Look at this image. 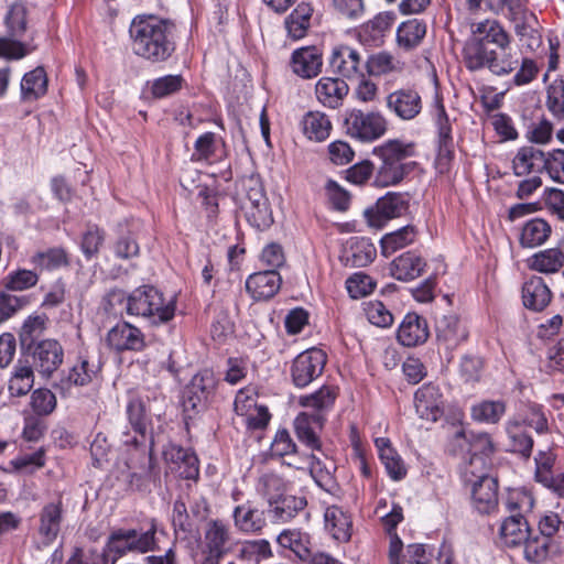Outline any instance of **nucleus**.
Here are the masks:
<instances>
[{"instance_id": "a18cd8bd", "label": "nucleus", "mask_w": 564, "mask_h": 564, "mask_svg": "<svg viewBox=\"0 0 564 564\" xmlns=\"http://www.w3.org/2000/svg\"><path fill=\"white\" fill-rule=\"evenodd\" d=\"M506 413V403L501 400H484L470 409L471 419L479 423L496 424Z\"/></svg>"}, {"instance_id": "39448f33", "label": "nucleus", "mask_w": 564, "mask_h": 564, "mask_svg": "<svg viewBox=\"0 0 564 564\" xmlns=\"http://www.w3.org/2000/svg\"><path fill=\"white\" fill-rule=\"evenodd\" d=\"M156 523L150 522L145 531L135 529H117L111 532L107 541V547L110 553L117 557H122L128 553L144 554L156 549Z\"/></svg>"}, {"instance_id": "7c9ffc66", "label": "nucleus", "mask_w": 564, "mask_h": 564, "mask_svg": "<svg viewBox=\"0 0 564 564\" xmlns=\"http://www.w3.org/2000/svg\"><path fill=\"white\" fill-rule=\"evenodd\" d=\"M551 291L540 276H532L522 288V300L525 307L541 311L551 302Z\"/></svg>"}, {"instance_id": "ddd939ff", "label": "nucleus", "mask_w": 564, "mask_h": 564, "mask_svg": "<svg viewBox=\"0 0 564 564\" xmlns=\"http://www.w3.org/2000/svg\"><path fill=\"white\" fill-rule=\"evenodd\" d=\"M444 405L441 389L435 384H424L414 394L415 412L423 420L438 421L444 415Z\"/></svg>"}, {"instance_id": "20e7f679", "label": "nucleus", "mask_w": 564, "mask_h": 564, "mask_svg": "<svg viewBox=\"0 0 564 564\" xmlns=\"http://www.w3.org/2000/svg\"><path fill=\"white\" fill-rule=\"evenodd\" d=\"M479 46L469 48L467 68L477 70L488 68L492 74L505 76L518 69L521 61V52L518 47L510 44L491 47L486 54L481 53Z\"/></svg>"}, {"instance_id": "473e14b6", "label": "nucleus", "mask_w": 564, "mask_h": 564, "mask_svg": "<svg viewBox=\"0 0 564 564\" xmlns=\"http://www.w3.org/2000/svg\"><path fill=\"white\" fill-rule=\"evenodd\" d=\"M505 431L508 437V449L528 458L532 452L533 440L524 431L520 419H509L505 424Z\"/></svg>"}, {"instance_id": "2eb2a0df", "label": "nucleus", "mask_w": 564, "mask_h": 564, "mask_svg": "<svg viewBox=\"0 0 564 564\" xmlns=\"http://www.w3.org/2000/svg\"><path fill=\"white\" fill-rule=\"evenodd\" d=\"M422 107V98L414 89H398L387 97V108L402 120L414 119Z\"/></svg>"}, {"instance_id": "0eeeda50", "label": "nucleus", "mask_w": 564, "mask_h": 564, "mask_svg": "<svg viewBox=\"0 0 564 564\" xmlns=\"http://www.w3.org/2000/svg\"><path fill=\"white\" fill-rule=\"evenodd\" d=\"M471 39L466 42L464 47V61L468 64L469 48L471 46H479L481 53H487L494 47L502 46L503 44L511 43V36L500 25V23L492 19H486L484 21L474 22L470 25Z\"/></svg>"}, {"instance_id": "4c0bfd02", "label": "nucleus", "mask_w": 564, "mask_h": 564, "mask_svg": "<svg viewBox=\"0 0 564 564\" xmlns=\"http://www.w3.org/2000/svg\"><path fill=\"white\" fill-rule=\"evenodd\" d=\"M346 253L351 265L361 268L373 261L377 249L368 238L354 237L348 241Z\"/></svg>"}, {"instance_id": "6e6d98bb", "label": "nucleus", "mask_w": 564, "mask_h": 564, "mask_svg": "<svg viewBox=\"0 0 564 564\" xmlns=\"http://www.w3.org/2000/svg\"><path fill=\"white\" fill-rule=\"evenodd\" d=\"M47 317L45 315L29 316L19 333L20 341L23 347L31 348L45 330Z\"/></svg>"}, {"instance_id": "13d9d810", "label": "nucleus", "mask_w": 564, "mask_h": 564, "mask_svg": "<svg viewBox=\"0 0 564 564\" xmlns=\"http://www.w3.org/2000/svg\"><path fill=\"white\" fill-rule=\"evenodd\" d=\"M39 282V274L28 269H18L8 273L3 279V286L8 291L22 292L35 286Z\"/></svg>"}, {"instance_id": "a19ab883", "label": "nucleus", "mask_w": 564, "mask_h": 564, "mask_svg": "<svg viewBox=\"0 0 564 564\" xmlns=\"http://www.w3.org/2000/svg\"><path fill=\"white\" fill-rule=\"evenodd\" d=\"M47 82L46 72L41 66L26 73L21 80L22 98L32 101L44 96L47 91Z\"/></svg>"}, {"instance_id": "864d4df0", "label": "nucleus", "mask_w": 564, "mask_h": 564, "mask_svg": "<svg viewBox=\"0 0 564 564\" xmlns=\"http://www.w3.org/2000/svg\"><path fill=\"white\" fill-rule=\"evenodd\" d=\"M30 262L39 270H55L67 265L68 259L63 248H51L35 252Z\"/></svg>"}, {"instance_id": "dca6fc26", "label": "nucleus", "mask_w": 564, "mask_h": 564, "mask_svg": "<svg viewBox=\"0 0 564 564\" xmlns=\"http://www.w3.org/2000/svg\"><path fill=\"white\" fill-rule=\"evenodd\" d=\"M107 344L117 351H140L145 347L142 332L129 323H120L113 326L107 334Z\"/></svg>"}, {"instance_id": "412c9836", "label": "nucleus", "mask_w": 564, "mask_h": 564, "mask_svg": "<svg viewBox=\"0 0 564 564\" xmlns=\"http://www.w3.org/2000/svg\"><path fill=\"white\" fill-rule=\"evenodd\" d=\"M322 53L315 46L301 47L292 54V72L302 78L316 77L322 72Z\"/></svg>"}, {"instance_id": "c85d7f7f", "label": "nucleus", "mask_w": 564, "mask_h": 564, "mask_svg": "<svg viewBox=\"0 0 564 564\" xmlns=\"http://www.w3.org/2000/svg\"><path fill=\"white\" fill-rule=\"evenodd\" d=\"M62 520L63 509L59 500L43 507L40 513L39 533L45 543H52L57 538Z\"/></svg>"}, {"instance_id": "6ab92c4d", "label": "nucleus", "mask_w": 564, "mask_h": 564, "mask_svg": "<svg viewBox=\"0 0 564 564\" xmlns=\"http://www.w3.org/2000/svg\"><path fill=\"white\" fill-rule=\"evenodd\" d=\"M329 65L334 73L351 79L361 75L362 59L357 50L340 45L333 50Z\"/></svg>"}, {"instance_id": "338daca9", "label": "nucleus", "mask_w": 564, "mask_h": 564, "mask_svg": "<svg viewBox=\"0 0 564 564\" xmlns=\"http://www.w3.org/2000/svg\"><path fill=\"white\" fill-rule=\"evenodd\" d=\"M245 197L242 199V209L245 206H262L269 204L263 186L258 178L249 177L243 182Z\"/></svg>"}, {"instance_id": "9b49d317", "label": "nucleus", "mask_w": 564, "mask_h": 564, "mask_svg": "<svg viewBox=\"0 0 564 564\" xmlns=\"http://www.w3.org/2000/svg\"><path fill=\"white\" fill-rule=\"evenodd\" d=\"M408 209V200L401 194L388 193L373 207L366 209L365 216L371 227L381 228L389 220L403 216Z\"/></svg>"}, {"instance_id": "f257e3e1", "label": "nucleus", "mask_w": 564, "mask_h": 564, "mask_svg": "<svg viewBox=\"0 0 564 564\" xmlns=\"http://www.w3.org/2000/svg\"><path fill=\"white\" fill-rule=\"evenodd\" d=\"M173 26L154 15L134 18L130 26L133 52L152 63L166 61L175 50Z\"/></svg>"}, {"instance_id": "09e8293b", "label": "nucleus", "mask_w": 564, "mask_h": 564, "mask_svg": "<svg viewBox=\"0 0 564 564\" xmlns=\"http://www.w3.org/2000/svg\"><path fill=\"white\" fill-rule=\"evenodd\" d=\"M99 365L90 362L88 358L80 357L79 360L69 369L63 382L70 386H86L91 382L99 371Z\"/></svg>"}, {"instance_id": "603ef678", "label": "nucleus", "mask_w": 564, "mask_h": 564, "mask_svg": "<svg viewBox=\"0 0 564 564\" xmlns=\"http://www.w3.org/2000/svg\"><path fill=\"white\" fill-rule=\"evenodd\" d=\"M34 373L31 366L19 361L9 381V391L11 395H25L33 387Z\"/></svg>"}, {"instance_id": "c9c22d12", "label": "nucleus", "mask_w": 564, "mask_h": 564, "mask_svg": "<svg viewBox=\"0 0 564 564\" xmlns=\"http://www.w3.org/2000/svg\"><path fill=\"white\" fill-rule=\"evenodd\" d=\"M425 262L412 252L399 256L392 262L391 274L399 281H411L421 275Z\"/></svg>"}, {"instance_id": "5701e85b", "label": "nucleus", "mask_w": 564, "mask_h": 564, "mask_svg": "<svg viewBox=\"0 0 564 564\" xmlns=\"http://www.w3.org/2000/svg\"><path fill=\"white\" fill-rule=\"evenodd\" d=\"M281 286V276L276 270L269 269L251 274L246 289L254 300H268L276 294Z\"/></svg>"}, {"instance_id": "6e6552de", "label": "nucleus", "mask_w": 564, "mask_h": 564, "mask_svg": "<svg viewBox=\"0 0 564 564\" xmlns=\"http://www.w3.org/2000/svg\"><path fill=\"white\" fill-rule=\"evenodd\" d=\"M238 544L231 527L221 519H210L204 528L203 554L223 558Z\"/></svg>"}, {"instance_id": "1a4fd4ad", "label": "nucleus", "mask_w": 564, "mask_h": 564, "mask_svg": "<svg viewBox=\"0 0 564 564\" xmlns=\"http://www.w3.org/2000/svg\"><path fill=\"white\" fill-rule=\"evenodd\" d=\"M327 356L319 348H310L299 354L291 366V378L297 388H305L324 371Z\"/></svg>"}, {"instance_id": "4468645a", "label": "nucleus", "mask_w": 564, "mask_h": 564, "mask_svg": "<svg viewBox=\"0 0 564 564\" xmlns=\"http://www.w3.org/2000/svg\"><path fill=\"white\" fill-rule=\"evenodd\" d=\"M164 458L172 473L183 479H196L199 475L196 455L181 446L171 445L164 452Z\"/></svg>"}, {"instance_id": "f3484780", "label": "nucleus", "mask_w": 564, "mask_h": 564, "mask_svg": "<svg viewBox=\"0 0 564 564\" xmlns=\"http://www.w3.org/2000/svg\"><path fill=\"white\" fill-rule=\"evenodd\" d=\"M437 340L454 349L468 338V329L455 314H443L435 321Z\"/></svg>"}, {"instance_id": "7ed1b4c3", "label": "nucleus", "mask_w": 564, "mask_h": 564, "mask_svg": "<svg viewBox=\"0 0 564 564\" xmlns=\"http://www.w3.org/2000/svg\"><path fill=\"white\" fill-rule=\"evenodd\" d=\"M127 312L149 318L153 324L164 323L174 316L173 300H165L163 294L153 286H142L134 290L127 299Z\"/></svg>"}, {"instance_id": "c03bdc74", "label": "nucleus", "mask_w": 564, "mask_h": 564, "mask_svg": "<svg viewBox=\"0 0 564 564\" xmlns=\"http://www.w3.org/2000/svg\"><path fill=\"white\" fill-rule=\"evenodd\" d=\"M336 398V389L324 386L314 393L301 395L299 398V404L303 408L314 410V413L323 414V412L333 408Z\"/></svg>"}, {"instance_id": "4d7b16f0", "label": "nucleus", "mask_w": 564, "mask_h": 564, "mask_svg": "<svg viewBox=\"0 0 564 564\" xmlns=\"http://www.w3.org/2000/svg\"><path fill=\"white\" fill-rule=\"evenodd\" d=\"M545 106L558 121L564 120V79L555 78L546 87Z\"/></svg>"}, {"instance_id": "bb28decb", "label": "nucleus", "mask_w": 564, "mask_h": 564, "mask_svg": "<svg viewBox=\"0 0 564 564\" xmlns=\"http://www.w3.org/2000/svg\"><path fill=\"white\" fill-rule=\"evenodd\" d=\"M235 412L245 417L246 424L251 429L264 427L270 414L263 406H258L256 400L240 391L234 402Z\"/></svg>"}, {"instance_id": "423d86ee", "label": "nucleus", "mask_w": 564, "mask_h": 564, "mask_svg": "<svg viewBox=\"0 0 564 564\" xmlns=\"http://www.w3.org/2000/svg\"><path fill=\"white\" fill-rule=\"evenodd\" d=\"M387 126V119L381 112L362 111L356 108L347 111L344 121L346 133L362 142L380 139L386 133Z\"/></svg>"}, {"instance_id": "f03ea898", "label": "nucleus", "mask_w": 564, "mask_h": 564, "mask_svg": "<svg viewBox=\"0 0 564 564\" xmlns=\"http://www.w3.org/2000/svg\"><path fill=\"white\" fill-rule=\"evenodd\" d=\"M375 152L381 160L373 178V185L377 187L383 188L400 183L415 164L408 161L415 154V145L411 142L388 141Z\"/></svg>"}, {"instance_id": "0e129e2a", "label": "nucleus", "mask_w": 564, "mask_h": 564, "mask_svg": "<svg viewBox=\"0 0 564 564\" xmlns=\"http://www.w3.org/2000/svg\"><path fill=\"white\" fill-rule=\"evenodd\" d=\"M366 66L370 74L381 76L399 69V62L391 54L379 52L369 57Z\"/></svg>"}, {"instance_id": "8fccbe9b", "label": "nucleus", "mask_w": 564, "mask_h": 564, "mask_svg": "<svg viewBox=\"0 0 564 564\" xmlns=\"http://www.w3.org/2000/svg\"><path fill=\"white\" fill-rule=\"evenodd\" d=\"M310 458V473L315 482L324 490L332 492L336 487L333 476L334 464L328 458L323 460L315 454H312Z\"/></svg>"}, {"instance_id": "c756f323", "label": "nucleus", "mask_w": 564, "mask_h": 564, "mask_svg": "<svg viewBox=\"0 0 564 564\" xmlns=\"http://www.w3.org/2000/svg\"><path fill=\"white\" fill-rule=\"evenodd\" d=\"M528 267L536 272L552 274L564 267V251L560 247L535 252L527 260Z\"/></svg>"}, {"instance_id": "f704fd0d", "label": "nucleus", "mask_w": 564, "mask_h": 564, "mask_svg": "<svg viewBox=\"0 0 564 564\" xmlns=\"http://www.w3.org/2000/svg\"><path fill=\"white\" fill-rule=\"evenodd\" d=\"M551 234V225L543 218L536 217L522 226L519 241L523 248H535L546 242Z\"/></svg>"}, {"instance_id": "72a5a7b5", "label": "nucleus", "mask_w": 564, "mask_h": 564, "mask_svg": "<svg viewBox=\"0 0 564 564\" xmlns=\"http://www.w3.org/2000/svg\"><path fill=\"white\" fill-rule=\"evenodd\" d=\"M499 538L509 547L523 543L529 538V524L525 517L509 516L506 518L500 525Z\"/></svg>"}, {"instance_id": "37998d69", "label": "nucleus", "mask_w": 564, "mask_h": 564, "mask_svg": "<svg viewBox=\"0 0 564 564\" xmlns=\"http://www.w3.org/2000/svg\"><path fill=\"white\" fill-rule=\"evenodd\" d=\"M312 14L313 9L308 3L302 2L297 4L285 20L289 35L295 40L304 37L311 25Z\"/></svg>"}, {"instance_id": "bf43d9fd", "label": "nucleus", "mask_w": 564, "mask_h": 564, "mask_svg": "<svg viewBox=\"0 0 564 564\" xmlns=\"http://www.w3.org/2000/svg\"><path fill=\"white\" fill-rule=\"evenodd\" d=\"M258 491L269 503L270 501L285 495V482L279 475L274 473H267L258 479Z\"/></svg>"}, {"instance_id": "a878e982", "label": "nucleus", "mask_w": 564, "mask_h": 564, "mask_svg": "<svg viewBox=\"0 0 564 564\" xmlns=\"http://www.w3.org/2000/svg\"><path fill=\"white\" fill-rule=\"evenodd\" d=\"M429 326L425 318L415 313L404 316L398 329V340L406 347H413L426 341Z\"/></svg>"}, {"instance_id": "9d476101", "label": "nucleus", "mask_w": 564, "mask_h": 564, "mask_svg": "<svg viewBox=\"0 0 564 564\" xmlns=\"http://www.w3.org/2000/svg\"><path fill=\"white\" fill-rule=\"evenodd\" d=\"M216 387L217 379L212 370L204 369L196 373L185 390V409L197 412L205 409L214 397Z\"/></svg>"}, {"instance_id": "de8ad7c7", "label": "nucleus", "mask_w": 564, "mask_h": 564, "mask_svg": "<svg viewBox=\"0 0 564 564\" xmlns=\"http://www.w3.org/2000/svg\"><path fill=\"white\" fill-rule=\"evenodd\" d=\"M534 497L523 488L510 489L507 494L505 506L510 516L525 517L534 507Z\"/></svg>"}, {"instance_id": "ea45409f", "label": "nucleus", "mask_w": 564, "mask_h": 564, "mask_svg": "<svg viewBox=\"0 0 564 564\" xmlns=\"http://www.w3.org/2000/svg\"><path fill=\"white\" fill-rule=\"evenodd\" d=\"M426 34V24L417 19L402 22L397 30L398 46L412 50L417 46Z\"/></svg>"}, {"instance_id": "393cba45", "label": "nucleus", "mask_w": 564, "mask_h": 564, "mask_svg": "<svg viewBox=\"0 0 564 564\" xmlns=\"http://www.w3.org/2000/svg\"><path fill=\"white\" fill-rule=\"evenodd\" d=\"M232 519L235 527L243 533H258L267 525L264 511L251 501L235 507Z\"/></svg>"}, {"instance_id": "052dcab7", "label": "nucleus", "mask_w": 564, "mask_h": 564, "mask_svg": "<svg viewBox=\"0 0 564 564\" xmlns=\"http://www.w3.org/2000/svg\"><path fill=\"white\" fill-rule=\"evenodd\" d=\"M127 414L132 429L143 436L150 424L144 402L139 398L130 399Z\"/></svg>"}, {"instance_id": "2f4dec72", "label": "nucleus", "mask_w": 564, "mask_h": 564, "mask_svg": "<svg viewBox=\"0 0 564 564\" xmlns=\"http://www.w3.org/2000/svg\"><path fill=\"white\" fill-rule=\"evenodd\" d=\"M325 529L339 542H346L351 535L350 517L338 506L327 507L324 513Z\"/></svg>"}, {"instance_id": "79ce46f5", "label": "nucleus", "mask_w": 564, "mask_h": 564, "mask_svg": "<svg viewBox=\"0 0 564 564\" xmlns=\"http://www.w3.org/2000/svg\"><path fill=\"white\" fill-rule=\"evenodd\" d=\"M276 540L282 547L290 549L302 561L312 557V545L306 533L289 529L282 531Z\"/></svg>"}, {"instance_id": "aec40b11", "label": "nucleus", "mask_w": 564, "mask_h": 564, "mask_svg": "<svg viewBox=\"0 0 564 564\" xmlns=\"http://www.w3.org/2000/svg\"><path fill=\"white\" fill-rule=\"evenodd\" d=\"M63 348L54 339H45L36 344L33 351L34 365L39 372L50 377L63 362Z\"/></svg>"}, {"instance_id": "b1692460", "label": "nucleus", "mask_w": 564, "mask_h": 564, "mask_svg": "<svg viewBox=\"0 0 564 564\" xmlns=\"http://www.w3.org/2000/svg\"><path fill=\"white\" fill-rule=\"evenodd\" d=\"M545 152L533 145L521 147L512 159V171L516 176H528L544 171Z\"/></svg>"}, {"instance_id": "f8f14e48", "label": "nucleus", "mask_w": 564, "mask_h": 564, "mask_svg": "<svg viewBox=\"0 0 564 564\" xmlns=\"http://www.w3.org/2000/svg\"><path fill=\"white\" fill-rule=\"evenodd\" d=\"M471 506L479 514L497 513L499 507L498 481L481 475L471 486Z\"/></svg>"}, {"instance_id": "774afa93", "label": "nucleus", "mask_w": 564, "mask_h": 564, "mask_svg": "<svg viewBox=\"0 0 564 564\" xmlns=\"http://www.w3.org/2000/svg\"><path fill=\"white\" fill-rule=\"evenodd\" d=\"M376 286L373 279L362 272L352 274L346 281V289L352 299L370 294Z\"/></svg>"}, {"instance_id": "e2e57ef3", "label": "nucleus", "mask_w": 564, "mask_h": 564, "mask_svg": "<svg viewBox=\"0 0 564 564\" xmlns=\"http://www.w3.org/2000/svg\"><path fill=\"white\" fill-rule=\"evenodd\" d=\"M544 165L545 173L553 182L564 184V150L545 152Z\"/></svg>"}, {"instance_id": "cd10ccee", "label": "nucleus", "mask_w": 564, "mask_h": 564, "mask_svg": "<svg viewBox=\"0 0 564 564\" xmlns=\"http://www.w3.org/2000/svg\"><path fill=\"white\" fill-rule=\"evenodd\" d=\"M272 521L284 523L293 519L306 506L304 497L283 495L268 503Z\"/></svg>"}, {"instance_id": "a211bd4d", "label": "nucleus", "mask_w": 564, "mask_h": 564, "mask_svg": "<svg viewBox=\"0 0 564 564\" xmlns=\"http://www.w3.org/2000/svg\"><path fill=\"white\" fill-rule=\"evenodd\" d=\"M349 86L340 78L322 77L315 85V96L321 105L329 109H338L348 96Z\"/></svg>"}, {"instance_id": "49530a36", "label": "nucleus", "mask_w": 564, "mask_h": 564, "mask_svg": "<svg viewBox=\"0 0 564 564\" xmlns=\"http://www.w3.org/2000/svg\"><path fill=\"white\" fill-rule=\"evenodd\" d=\"M416 230L412 226H404L399 230L386 234L381 240V252L384 257H390L392 253L402 249L414 241Z\"/></svg>"}, {"instance_id": "58836bf2", "label": "nucleus", "mask_w": 564, "mask_h": 564, "mask_svg": "<svg viewBox=\"0 0 564 564\" xmlns=\"http://www.w3.org/2000/svg\"><path fill=\"white\" fill-rule=\"evenodd\" d=\"M457 438L464 440L468 444V453L471 455V460L479 457L484 465L482 457H489L495 452V445L491 436L486 432H465L462 431L456 434Z\"/></svg>"}, {"instance_id": "680f3d73", "label": "nucleus", "mask_w": 564, "mask_h": 564, "mask_svg": "<svg viewBox=\"0 0 564 564\" xmlns=\"http://www.w3.org/2000/svg\"><path fill=\"white\" fill-rule=\"evenodd\" d=\"M12 468L21 474H33L45 465V453L43 448L30 454H22L10 462Z\"/></svg>"}, {"instance_id": "e433bc0d", "label": "nucleus", "mask_w": 564, "mask_h": 564, "mask_svg": "<svg viewBox=\"0 0 564 564\" xmlns=\"http://www.w3.org/2000/svg\"><path fill=\"white\" fill-rule=\"evenodd\" d=\"M332 128L330 119L321 111H310L302 119L303 132L312 141L322 142L326 140Z\"/></svg>"}, {"instance_id": "5fc2aeb1", "label": "nucleus", "mask_w": 564, "mask_h": 564, "mask_svg": "<svg viewBox=\"0 0 564 564\" xmlns=\"http://www.w3.org/2000/svg\"><path fill=\"white\" fill-rule=\"evenodd\" d=\"M436 124L438 130V139H440V153L438 160L440 162L445 160L449 161L452 156L451 143H452V128L449 123V119L445 112V109L442 105H437L436 108Z\"/></svg>"}, {"instance_id": "4be33fe9", "label": "nucleus", "mask_w": 564, "mask_h": 564, "mask_svg": "<svg viewBox=\"0 0 564 564\" xmlns=\"http://www.w3.org/2000/svg\"><path fill=\"white\" fill-rule=\"evenodd\" d=\"M324 415L318 413L301 412L294 420V430L297 438L312 451H319L321 440L316 430L322 429Z\"/></svg>"}, {"instance_id": "69168bd1", "label": "nucleus", "mask_w": 564, "mask_h": 564, "mask_svg": "<svg viewBox=\"0 0 564 564\" xmlns=\"http://www.w3.org/2000/svg\"><path fill=\"white\" fill-rule=\"evenodd\" d=\"M243 212L247 221L256 229L264 230L273 223L270 204H264L262 206H245Z\"/></svg>"}, {"instance_id": "3c124183", "label": "nucleus", "mask_w": 564, "mask_h": 564, "mask_svg": "<svg viewBox=\"0 0 564 564\" xmlns=\"http://www.w3.org/2000/svg\"><path fill=\"white\" fill-rule=\"evenodd\" d=\"M524 558L531 564H542L547 561L552 540L546 536H529L524 542Z\"/></svg>"}]
</instances>
